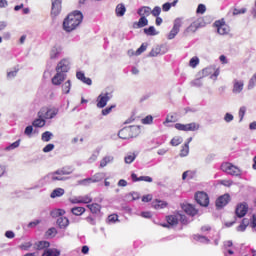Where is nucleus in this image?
I'll use <instances>...</instances> for the list:
<instances>
[{
    "instance_id": "3",
    "label": "nucleus",
    "mask_w": 256,
    "mask_h": 256,
    "mask_svg": "<svg viewBox=\"0 0 256 256\" xmlns=\"http://www.w3.org/2000/svg\"><path fill=\"white\" fill-rule=\"evenodd\" d=\"M137 133H139V128L129 126L121 129L118 133V137L120 139H133V137H137Z\"/></svg>"
},
{
    "instance_id": "45",
    "label": "nucleus",
    "mask_w": 256,
    "mask_h": 256,
    "mask_svg": "<svg viewBox=\"0 0 256 256\" xmlns=\"http://www.w3.org/2000/svg\"><path fill=\"white\" fill-rule=\"evenodd\" d=\"M170 143L173 147H177L183 143V138L181 136H175Z\"/></svg>"
},
{
    "instance_id": "22",
    "label": "nucleus",
    "mask_w": 256,
    "mask_h": 256,
    "mask_svg": "<svg viewBox=\"0 0 256 256\" xmlns=\"http://www.w3.org/2000/svg\"><path fill=\"white\" fill-rule=\"evenodd\" d=\"M56 224L60 229H67V227H69V219L67 217L60 216L57 219Z\"/></svg>"
},
{
    "instance_id": "49",
    "label": "nucleus",
    "mask_w": 256,
    "mask_h": 256,
    "mask_svg": "<svg viewBox=\"0 0 256 256\" xmlns=\"http://www.w3.org/2000/svg\"><path fill=\"white\" fill-rule=\"evenodd\" d=\"M17 73H19V68H13L12 70L7 72V78L15 79V77H17Z\"/></svg>"
},
{
    "instance_id": "16",
    "label": "nucleus",
    "mask_w": 256,
    "mask_h": 256,
    "mask_svg": "<svg viewBox=\"0 0 256 256\" xmlns=\"http://www.w3.org/2000/svg\"><path fill=\"white\" fill-rule=\"evenodd\" d=\"M215 26L217 27V31L219 35H227L230 31L229 26L222 21H216Z\"/></svg>"
},
{
    "instance_id": "52",
    "label": "nucleus",
    "mask_w": 256,
    "mask_h": 256,
    "mask_svg": "<svg viewBox=\"0 0 256 256\" xmlns=\"http://www.w3.org/2000/svg\"><path fill=\"white\" fill-rule=\"evenodd\" d=\"M52 137H53V133L46 131L42 134V141H44L45 143H49Z\"/></svg>"
},
{
    "instance_id": "5",
    "label": "nucleus",
    "mask_w": 256,
    "mask_h": 256,
    "mask_svg": "<svg viewBox=\"0 0 256 256\" xmlns=\"http://www.w3.org/2000/svg\"><path fill=\"white\" fill-rule=\"evenodd\" d=\"M166 221H167L168 225H171V227H175V225H178L179 221H181V223H183L185 225L187 223V216L177 212V213L167 216Z\"/></svg>"
},
{
    "instance_id": "43",
    "label": "nucleus",
    "mask_w": 256,
    "mask_h": 256,
    "mask_svg": "<svg viewBox=\"0 0 256 256\" xmlns=\"http://www.w3.org/2000/svg\"><path fill=\"white\" fill-rule=\"evenodd\" d=\"M249 225V219L244 218L242 220V223L237 227V231H245L247 229V226Z\"/></svg>"
},
{
    "instance_id": "13",
    "label": "nucleus",
    "mask_w": 256,
    "mask_h": 256,
    "mask_svg": "<svg viewBox=\"0 0 256 256\" xmlns=\"http://www.w3.org/2000/svg\"><path fill=\"white\" fill-rule=\"evenodd\" d=\"M244 87H245V82L243 80L234 79L232 93L234 95H239L240 93L243 92Z\"/></svg>"
},
{
    "instance_id": "31",
    "label": "nucleus",
    "mask_w": 256,
    "mask_h": 256,
    "mask_svg": "<svg viewBox=\"0 0 256 256\" xmlns=\"http://www.w3.org/2000/svg\"><path fill=\"white\" fill-rule=\"evenodd\" d=\"M58 174L60 175H71V173H73V168L71 166H65L59 170H57Z\"/></svg>"
},
{
    "instance_id": "61",
    "label": "nucleus",
    "mask_w": 256,
    "mask_h": 256,
    "mask_svg": "<svg viewBox=\"0 0 256 256\" xmlns=\"http://www.w3.org/2000/svg\"><path fill=\"white\" fill-rule=\"evenodd\" d=\"M207 11L205 4H199L196 13L203 15Z\"/></svg>"
},
{
    "instance_id": "54",
    "label": "nucleus",
    "mask_w": 256,
    "mask_h": 256,
    "mask_svg": "<svg viewBox=\"0 0 256 256\" xmlns=\"http://www.w3.org/2000/svg\"><path fill=\"white\" fill-rule=\"evenodd\" d=\"M193 177H195V172H193L191 170L185 171L182 174V179L183 180H185V179H193Z\"/></svg>"
},
{
    "instance_id": "11",
    "label": "nucleus",
    "mask_w": 256,
    "mask_h": 256,
    "mask_svg": "<svg viewBox=\"0 0 256 256\" xmlns=\"http://www.w3.org/2000/svg\"><path fill=\"white\" fill-rule=\"evenodd\" d=\"M195 200L197 201L198 205H201V207L209 206V196L205 192H197L195 195Z\"/></svg>"
},
{
    "instance_id": "37",
    "label": "nucleus",
    "mask_w": 256,
    "mask_h": 256,
    "mask_svg": "<svg viewBox=\"0 0 256 256\" xmlns=\"http://www.w3.org/2000/svg\"><path fill=\"white\" fill-rule=\"evenodd\" d=\"M91 183H93L92 177L77 181V185H81L82 187H89V185H91Z\"/></svg>"
},
{
    "instance_id": "63",
    "label": "nucleus",
    "mask_w": 256,
    "mask_h": 256,
    "mask_svg": "<svg viewBox=\"0 0 256 256\" xmlns=\"http://www.w3.org/2000/svg\"><path fill=\"white\" fill-rule=\"evenodd\" d=\"M143 125H151L153 123V116L148 115L144 119H142Z\"/></svg>"
},
{
    "instance_id": "19",
    "label": "nucleus",
    "mask_w": 256,
    "mask_h": 256,
    "mask_svg": "<svg viewBox=\"0 0 256 256\" xmlns=\"http://www.w3.org/2000/svg\"><path fill=\"white\" fill-rule=\"evenodd\" d=\"M51 1H52L51 15L53 17H57V15L61 13V0H51Z\"/></svg>"
},
{
    "instance_id": "7",
    "label": "nucleus",
    "mask_w": 256,
    "mask_h": 256,
    "mask_svg": "<svg viewBox=\"0 0 256 256\" xmlns=\"http://www.w3.org/2000/svg\"><path fill=\"white\" fill-rule=\"evenodd\" d=\"M182 25H183V19L176 18L174 20L173 28L167 35V39H169V41H171L172 39H175V37H177V35H179V31H181Z\"/></svg>"
},
{
    "instance_id": "9",
    "label": "nucleus",
    "mask_w": 256,
    "mask_h": 256,
    "mask_svg": "<svg viewBox=\"0 0 256 256\" xmlns=\"http://www.w3.org/2000/svg\"><path fill=\"white\" fill-rule=\"evenodd\" d=\"M175 129L178 131H197L199 130V124L192 122L189 124L176 123Z\"/></svg>"
},
{
    "instance_id": "50",
    "label": "nucleus",
    "mask_w": 256,
    "mask_h": 256,
    "mask_svg": "<svg viewBox=\"0 0 256 256\" xmlns=\"http://www.w3.org/2000/svg\"><path fill=\"white\" fill-rule=\"evenodd\" d=\"M55 235H57V228L55 227L48 229L46 232V237H48L49 239H53Z\"/></svg>"
},
{
    "instance_id": "28",
    "label": "nucleus",
    "mask_w": 256,
    "mask_h": 256,
    "mask_svg": "<svg viewBox=\"0 0 256 256\" xmlns=\"http://www.w3.org/2000/svg\"><path fill=\"white\" fill-rule=\"evenodd\" d=\"M106 173L104 172H98L92 176L93 183H99L100 181H103L106 177Z\"/></svg>"
},
{
    "instance_id": "55",
    "label": "nucleus",
    "mask_w": 256,
    "mask_h": 256,
    "mask_svg": "<svg viewBox=\"0 0 256 256\" xmlns=\"http://www.w3.org/2000/svg\"><path fill=\"white\" fill-rule=\"evenodd\" d=\"M99 157V150H96L92 153L91 157L88 159V163H95Z\"/></svg>"
},
{
    "instance_id": "21",
    "label": "nucleus",
    "mask_w": 256,
    "mask_h": 256,
    "mask_svg": "<svg viewBox=\"0 0 256 256\" xmlns=\"http://www.w3.org/2000/svg\"><path fill=\"white\" fill-rule=\"evenodd\" d=\"M182 209L184 212H186L187 215H190L191 217H195V215H197V209H195V206L192 204H183Z\"/></svg>"
},
{
    "instance_id": "36",
    "label": "nucleus",
    "mask_w": 256,
    "mask_h": 256,
    "mask_svg": "<svg viewBox=\"0 0 256 256\" xmlns=\"http://www.w3.org/2000/svg\"><path fill=\"white\" fill-rule=\"evenodd\" d=\"M61 252L57 249H46L42 256H59Z\"/></svg>"
},
{
    "instance_id": "18",
    "label": "nucleus",
    "mask_w": 256,
    "mask_h": 256,
    "mask_svg": "<svg viewBox=\"0 0 256 256\" xmlns=\"http://www.w3.org/2000/svg\"><path fill=\"white\" fill-rule=\"evenodd\" d=\"M235 254V246H233V241L227 240L224 242V255H234Z\"/></svg>"
},
{
    "instance_id": "17",
    "label": "nucleus",
    "mask_w": 256,
    "mask_h": 256,
    "mask_svg": "<svg viewBox=\"0 0 256 256\" xmlns=\"http://www.w3.org/2000/svg\"><path fill=\"white\" fill-rule=\"evenodd\" d=\"M65 79H67V74L63 72H56V74L52 78V84L59 86L61 85V83H63V81H65Z\"/></svg>"
},
{
    "instance_id": "15",
    "label": "nucleus",
    "mask_w": 256,
    "mask_h": 256,
    "mask_svg": "<svg viewBox=\"0 0 256 256\" xmlns=\"http://www.w3.org/2000/svg\"><path fill=\"white\" fill-rule=\"evenodd\" d=\"M248 209H249V206H247V203L238 204L235 211L236 216L239 217L240 219L242 217H245V215H247Z\"/></svg>"
},
{
    "instance_id": "20",
    "label": "nucleus",
    "mask_w": 256,
    "mask_h": 256,
    "mask_svg": "<svg viewBox=\"0 0 256 256\" xmlns=\"http://www.w3.org/2000/svg\"><path fill=\"white\" fill-rule=\"evenodd\" d=\"M115 161V156L109 154L104 156L101 161H100V169H104V167H107V165H111V163H114Z\"/></svg>"
},
{
    "instance_id": "40",
    "label": "nucleus",
    "mask_w": 256,
    "mask_h": 256,
    "mask_svg": "<svg viewBox=\"0 0 256 256\" xmlns=\"http://www.w3.org/2000/svg\"><path fill=\"white\" fill-rule=\"evenodd\" d=\"M64 214H65V210H63V209H55L50 212L51 217H53L54 219L57 217L58 218L62 217V215H64Z\"/></svg>"
},
{
    "instance_id": "44",
    "label": "nucleus",
    "mask_w": 256,
    "mask_h": 256,
    "mask_svg": "<svg viewBox=\"0 0 256 256\" xmlns=\"http://www.w3.org/2000/svg\"><path fill=\"white\" fill-rule=\"evenodd\" d=\"M157 55H161V46H156L152 48L149 53V57H157Z\"/></svg>"
},
{
    "instance_id": "12",
    "label": "nucleus",
    "mask_w": 256,
    "mask_h": 256,
    "mask_svg": "<svg viewBox=\"0 0 256 256\" xmlns=\"http://www.w3.org/2000/svg\"><path fill=\"white\" fill-rule=\"evenodd\" d=\"M110 100L111 96H109V93H101L96 99V106L98 109H103L104 107H107V103H109Z\"/></svg>"
},
{
    "instance_id": "35",
    "label": "nucleus",
    "mask_w": 256,
    "mask_h": 256,
    "mask_svg": "<svg viewBox=\"0 0 256 256\" xmlns=\"http://www.w3.org/2000/svg\"><path fill=\"white\" fill-rule=\"evenodd\" d=\"M136 25L138 29H141L142 27H147V25H149V20H147V17L141 16Z\"/></svg>"
},
{
    "instance_id": "30",
    "label": "nucleus",
    "mask_w": 256,
    "mask_h": 256,
    "mask_svg": "<svg viewBox=\"0 0 256 256\" xmlns=\"http://www.w3.org/2000/svg\"><path fill=\"white\" fill-rule=\"evenodd\" d=\"M152 206L154 207V209H165V207H167V202L165 201H161V200H155L153 203H152Z\"/></svg>"
},
{
    "instance_id": "2",
    "label": "nucleus",
    "mask_w": 256,
    "mask_h": 256,
    "mask_svg": "<svg viewBox=\"0 0 256 256\" xmlns=\"http://www.w3.org/2000/svg\"><path fill=\"white\" fill-rule=\"evenodd\" d=\"M221 170L227 175H232V177H241V170L239 167L233 165L231 162H224L221 165Z\"/></svg>"
},
{
    "instance_id": "58",
    "label": "nucleus",
    "mask_w": 256,
    "mask_h": 256,
    "mask_svg": "<svg viewBox=\"0 0 256 256\" xmlns=\"http://www.w3.org/2000/svg\"><path fill=\"white\" fill-rule=\"evenodd\" d=\"M194 239H195V241H200V243H209L208 238L205 236L194 235Z\"/></svg>"
},
{
    "instance_id": "59",
    "label": "nucleus",
    "mask_w": 256,
    "mask_h": 256,
    "mask_svg": "<svg viewBox=\"0 0 256 256\" xmlns=\"http://www.w3.org/2000/svg\"><path fill=\"white\" fill-rule=\"evenodd\" d=\"M245 113H247V107H245V106L240 107L239 112H238L240 121H243V118L245 117Z\"/></svg>"
},
{
    "instance_id": "29",
    "label": "nucleus",
    "mask_w": 256,
    "mask_h": 256,
    "mask_svg": "<svg viewBox=\"0 0 256 256\" xmlns=\"http://www.w3.org/2000/svg\"><path fill=\"white\" fill-rule=\"evenodd\" d=\"M138 15H140V17H149L151 15V9L144 6L138 10Z\"/></svg>"
},
{
    "instance_id": "42",
    "label": "nucleus",
    "mask_w": 256,
    "mask_h": 256,
    "mask_svg": "<svg viewBox=\"0 0 256 256\" xmlns=\"http://www.w3.org/2000/svg\"><path fill=\"white\" fill-rule=\"evenodd\" d=\"M189 155V143H185L180 150V157H187Z\"/></svg>"
},
{
    "instance_id": "39",
    "label": "nucleus",
    "mask_w": 256,
    "mask_h": 256,
    "mask_svg": "<svg viewBox=\"0 0 256 256\" xmlns=\"http://www.w3.org/2000/svg\"><path fill=\"white\" fill-rule=\"evenodd\" d=\"M256 87V72L253 74V76L250 78L247 89L251 91V89H255Z\"/></svg>"
},
{
    "instance_id": "4",
    "label": "nucleus",
    "mask_w": 256,
    "mask_h": 256,
    "mask_svg": "<svg viewBox=\"0 0 256 256\" xmlns=\"http://www.w3.org/2000/svg\"><path fill=\"white\" fill-rule=\"evenodd\" d=\"M205 27L203 18H198L193 21L183 32L184 37H188L190 33H197L198 29Z\"/></svg>"
},
{
    "instance_id": "6",
    "label": "nucleus",
    "mask_w": 256,
    "mask_h": 256,
    "mask_svg": "<svg viewBox=\"0 0 256 256\" xmlns=\"http://www.w3.org/2000/svg\"><path fill=\"white\" fill-rule=\"evenodd\" d=\"M59 114V108H42L39 112H38V117L40 119H55V117H57V115Z\"/></svg>"
},
{
    "instance_id": "24",
    "label": "nucleus",
    "mask_w": 256,
    "mask_h": 256,
    "mask_svg": "<svg viewBox=\"0 0 256 256\" xmlns=\"http://www.w3.org/2000/svg\"><path fill=\"white\" fill-rule=\"evenodd\" d=\"M76 77H77V79H79V81H82V83H85L86 85H92V83H93L91 78L85 77V73H83L81 71H78L76 73Z\"/></svg>"
},
{
    "instance_id": "48",
    "label": "nucleus",
    "mask_w": 256,
    "mask_h": 256,
    "mask_svg": "<svg viewBox=\"0 0 256 256\" xmlns=\"http://www.w3.org/2000/svg\"><path fill=\"white\" fill-rule=\"evenodd\" d=\"M21 145V140H17L14 143L10 144L5 148V151H13V149H17Z\"/></svg>"
},
{
    "instance_id": "26",
    "label": "nucleus",
    "mask_w": 256,
    "mask_h": 256,
    "mask_svg": "<svg viewBox=\"0 0 256 256\" xmlns=\"http://www.w3.org/2000/svg\"><path fill=\"white\" fill-rule=\"evenodd\" d=\"M48 177L51 181H67V178L63 177L62 174L57 173V171L50 173Z\"/></svg>"
},
{
    "instance_id": "1",
    "label": "nucleus",
    "mask_w": 256,
    "mask_h": 256,
    "mask_svg": "<svg viewBox=\"0 0 256 256\" xmlns=\"http://www.w3.org/2000/svg\"><path fill=\"white\" fill-rule=\"evenodd\" d=\"M83 22V13L81 11H74L64 19L63 21V29L66 33H71V31H75L77 27L81 25Z\"/></svg>"
},
{
    "instance_id": "46",
    "label": "nucleus",
    "mask_w": 256,
    "mask_h": 256,
    "mask_svg": "<svg viewBox=\"0 0 256 256\" xmlns=\"http://www.w3.org/2000/svg\"><path fill=\"white\" fill-rule=\"evenodd\" d=\"M71 212L73 213V215H76V216L83 215V213H85V208L84 207H74L71 209Z\"/></svg>"
},
{
    "instance_id": "62",
    "label": "nucleus",
    "mask_w": 256,
    "mask_h": 256,
    "mask_svg": "<svg viewBox=\"0 0 256 256\" xmlns=\"http://www.w3.org/2000/svg\"><path fill=\"white\" fill-rule=\"evenodd\" d=\"M145 51H147V45L142 44L135 52L136 56L141 55V53H145Z\"/></svg>"
},
{
    "instance_id": "56",
    "label": "nucleus",
    "mask_w": 256,
    "mask_h": 256,
    "mask_svg": "<svg viewBox=\"0 0 256 256\" xmlns=\"http://www.w3.org/2000/svg\"><path fill=\"white\" fill-rule=\"evenodd\" d=\"M244 13H247V9L246 8H241V9L234 8L233 11H232V15L233 16L244 15Z\"/></svg>"
},
{
    "instance_id": "60",
    "label": "nucleus",
    "mask_w": 256,
    "mask_h": 256,
    "mask_svg": "<svg viewBox=\"0 0 256 256\" xmlns=\"http://www.w3.org/2000/svg\"><path fill=\"white\" fill-rule=\"evenodd\" d=\"M31 247H33V243H31V242H25L20 245V249H22V251H29V249H31Z\"/></svg>"
},
{
    "instance_id": "23",
    "label": "nucleus",
    "mask_w": 256,
    "mask_h": 256,
    "mask_svg": "<svg viewBox=\"0 0 256 256\" xmlns=\"http://www.w3.org/2000/svg\"><path fill=\"white\" fill-rule=\"evenodd\" d=\"M213 71H215V67L213 66L206 67L198 73V77L200 78L209 77V75H212Z\"/></svg>"
},
{
    "instance_id": "10",
    "label": "nucleus",
    "mask_w": 256,
    "mask_h": 256,
    "mask_svg": "<svg viewBox=\"0 0 256 256\" xmlns=\"http://www.w3.org/2000/svg\"><path fill=\"white\" fill-rule=\"evenodd\" d=\"M62 53H63V47L59 44H56L51 47L49 51V57L52 61H57V59L61 57Z\"/></svg>"
},
{
    "instance_id": "32",
    "label": "nucleus",
    "mask_w": 256,
    "mask_h": 256,
    "mask_svg": "<svg viewBox=\"0 0 256 256\" xmlns=\"http://www.w3.org/2000/svg\"><path fill=\"white\" fill-rule=\"evenodd\" d=\"M62 93H64V95H69V93H71V80H67L62 84Z\"/></svg>"
},
{
    "instance_id": "64",
    "label": "nucleus",
    "mask_w": 256,
    "mask_h": 256,
    "mask_svg": "<svg viewBox=\"0 0 256 256\" xmlns=\"http://www.w3.org/2000/svg\"><path fill=\"white\" fill-rule=\"evenodd\" d=\"M150 13L153 15V17H159V15H161V7L155 6Z\"/></svg>"
},
{
    "instance_id": "41",
    "label": "nucleus",
    "mask_w": 256,
    "mask_h": 256,
    "mask_svg": "<svg viewBox=\"0 0 256 256\" xmlns=\"http://www.w3.org/2000/svg\"><path fill=\"white\" fill-rule=\"evenodd\" d=\"M45 123L46 121L44 120V118L38 117L32 122V125L33 127H45Z\"/></svg>"
},
{
    "instance_id": "27",
    "label": "nucleus",
    "mask_w": 256,
    "mask_h": 256,
    "mask_svg": "<svg viewBox=\"0 0 256 256\" xmlns=\"http://www.w3.org/2000/svg\"><path fill=\"white\" fill-rule=\"evenodd\" d=\"M65 195V189L63 188H56L50 194L51 199H55L57 197H63Z\"/></svg>"
},
{
    "instance_id": "8",
    "label": "nucleus",
    "mask_w": 256,
    "mask_h": 256,
    "mask_svg": "<svg viewBox=\"0 0 256 256\" xmlns=\"http://www.w3.org/2000/svg\"><path fill=\"white\" fill-rule=\"evenodd\" d=\"M70 65L71 62L69 61V59L64 58L60 60L56 66V73L66 74L67 72H69V69H71Z\"/></svg>"
},
{
    "instance_id": "25",
    "label": "nucleus",
    "mask_w": 256,
    "mask_h": 256,
    "mask_svg": "<svg viewBox=\"0 0 256 256\" xmlns=\"http://www.w3.org/2000/svg\"><path fill=\"white\" fill-rule=\"evenodd\" d=\"M135 159H137V154L134 152H128L124 157V163H126V165H131Z\"/></svg>"
},
{
    "instance_id": "38",
    "label": "nucleus",
    "mask_w": 256,
    "mask_h": 256,
    "mask_svg": "<svg viewBox=\"0 0 256 256\" xmlns=\"http://www.w3.org/2000/svg\"><path fill=\"white\" fill-rule=\"evenodd\" d=\"M144 33L145 35H148V36L159 35V32L155 29V26H150L149 28H145Z\"/></svg>"
},
{
    "instance_id": "14",
    "label": "nucleus",
    "mask_w": 256,
    "mask_h": 256,
    "mask_svg": "<svg viewBox=\"0 0 256 256\" xmlns=\"http://www.w3.org/2000/svg\"><path fill=\"white\" fill-rule=\"evenodd\" d=\"M229 201H231V196H229V194H224V195L220 196L216 200L217 209H223V207H225V205H227L229 203Z\"/></svg>"
},
{
    "instance_id": "33",
    "label": "nucleus",
    "mask_w": 256,
    "mask_h": 256,
    "mask_svg": "<svg viewBox=\"0 0 256 256\" xmlns=\"http://www.w3.org/2000/svg\"><path fill=\"white\" fill-rule=\"evenodd\" d=\"M87 207L91 211V213L94 214H97L101 211V205H99L98 203L88 204Z\"/></svg>"
},
{
    "instance_id": "57",
    "label": "nucleus",
    "mask_w": 256,
    "mask_h": 256,
    "mask_svg": "<svg viewBox=\"0 0 256 256\" xmlns=\"http://www.w3.org/2000/svg\"><path fill=\"white\" fill-rule=\"evenodd\" d=\"M201 79H202V78H200V77L198 76V78H196L195 80H193V81L191 82V85H192L193 87H203V81H201Z\"/></svg>"
},
{
    "instance_id": "34",
    "label": "nucleus",
    "mask_w": 256,
    "mask_h": 256,
    "mask_svg": "<svg viewBox=\"0 0 256 256\" xmlns=\"http://www.w3.org/2000/svg\"><path fill=\"white\" fill-rule=\"evenodd\" d=\"M125 11H127V9L125 8V5L118 4L116 6V15H117V17H123V15H125Z\"/></svg>"
},
{
    "instance_id": "51",
    "label": "nucleus",
    "mask_w": 256,
    "mask_h": 256,
    "mask_svg": "<svg viewBox=\"0 0 256 256\" xmlns=\"http://www.w3.org/2000/svg\"><path fill=\"white\" fill-rule=\"evenodd\" d=\"M49 242L47 241H40L36 244V248L41 251L42 249H48L49 247Z\"/></svg>"
},
{
    "instance_id": "53",
    "label": "nucleus",
    "mask_w": 256,
    "mask_h": 256,
    "mask_svg": "<svg viewBox=\"0 0 256 256\" xmlns=\"http://www.w3.org/2000/svg\"><path fill=\"white\" fill-rule=\"evenodd\" d=\"M199 65V57L194 56L189 61V66L192 67V69H195Z\"/></svg>"
},
{
    "instance_id": "47",
    "label": "nucleus",
    "mask_w": 256,
    "mask_h": 256,
    "mask_svg": "<svg viewBox=\"0 0 256 256\" xmlns=\"http://www.w3.org/2000/svg\"><path fill=\"white\" fill-rule=\"evenodd\" d=\"M93 201V197L90 194L80 196V203L89 204Z\"/></svg>"
}]
</instances>
